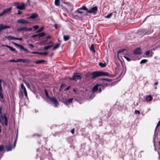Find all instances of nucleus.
I'll return each instance as SVG.
<instances>
[{
	"instance_id": "obj_6",
	"label": "nucleus",
	"mask_w": 160,
	"mask_h": 160,
	"mask_svg": "<svg viewBox=\"0 0 160 160\" xmlns=\"http://www.w3.org/2000/svg\"><path fill=\"white\" fill-rule=\"evenodd\" d=\"M81 79V77L79 75H78L77 73H74L72 77L69 78L70 80L76 81L77 80H80Z\"/></svg>"
},
{
	"instance_id": "obj_39",
	"label": "nucleus",
	"mask_w": 160,
	"mask_h": 160,
	"mask_svg": "<svg viewBox=\"0 0 160 160\" xmlns=\"http://www.w3.org/2000/svg\"><path fill=\"white\" fill-rule=\"evenodd\" d=\"M9 62H18V59L17 60H15L14 59L10 60L9 61Z\"/></svg>"
},
{
	"instance_id": "obj_1",
	"label": "nucleus",
	"mask_w": 160,
	"mask_h": 160,
	"mask_svg": "<svg viewBox=\"0 0 160 160\" xmlns=\"http://www.w3.org/2000/svg\"><path fill=\"white\" fill-rule=\"evenodd\" d=\"M111 79L104 78H102L100 79L99 81L100 83L96 85L93 87L92 89V92L93 93L95 92L96 91H98V89H99V92H101V88L100 87L104 88L108 86V84L106 82H111Z\"/></svg>"
},
{
	"instance_id": "obj_3",
	"label": "nucleus",
	"mask_w": 160,
	"mask_h": 160,
	"mask_svg": "<svg viewBox=\"0 0 160 160\" xmlns=\"http://www.w3.org/2000/svg\"><path fill=\"white\" fill-rule=\"evenodd\" d=\"M0 122L2 125H5L6 126L8 125V119L5 115L4 117L2 116L0 117Z\"/></svg>"
},
{
	"instance_id": "obj_36",
	"label": "nucleus",
	"mask_w": 160,
	"mask_h": 160,
	"mask_svg": "<svg viewBox=\"0 0 160 160\" xmlns=\"http://www.w3.org/2000/svg\"><path fill=\"white\" fill-rule=\"evenodd\" d=\"M4 147L3 145H0V152H1L3 150Z\"/></svg>"
},
{
	"instance_id": "obj_19",
	"label": "nucleus",
	"mask_w": 160,
	"mask_h": 160,
	"mask_svg": "<svg viewBox=\"0 0 160 160\" xmlns=\"http://www.w3.org/2000/svg\"><path fill=\"white\" fill-rule=\"evenodd\" d=\"M38 17V14L36 13H33L29 17L30 19H35Z\"/></svg>"
},
{
	"instance_id": "obj_29",
	"label": "nucleus",
	"mask_w": 160,
	"mask_h": 160,
	"mask_svg": "<svg viewBox=\"0 0 160 160\" xmlns=\"http://www.w3.org/2000/svg\"><path fill=\"white\" fill-rule=\"evenodd\" d=\"M99 65L102 68L105 67L106 66V64L105 63H103L102 62H99Z\"/></svg>"
},
{
	"instance_id": "obj_2",
	"label": "nucleus",
	"mask_w": 160,
	"mask_h": 160,
	"mask_svg": "<svg viewBox=\"0 0 160 160\" xmlns=\"http://www.w3.org/2000/svg\"><path fill=\"white\" fill-rule=\"evenodd\" d=\"M88 75H91V78L93 79L101 76H109L110 75L107 72L95 71L91 73H88L86 75V76Z\"/></svg>"
},
{
	"instance_id": "obj_49",
	"label": "nucleus",
	"mask_w": 160,
	"mask_h": 160,
	"mask_svg": "<svg viewBox=\"0 0 160 160\" xmlns=\"http://www.w3.org/2000/svg\"><path fill=\"white\" fill-rule=\"evenodd\" d=\"M124 51V50H120L119 51H118V53H120L121 52H123Z\"/></svg>"
},
{
	"instance_id": "obj_33",
	"label": "nucleus",
	"mask_w": 160,
	"mask_h": 160,
	"mask_svg": "<svg viewBox=\"0 0 160 160\" xmlns=\"http://www.w3.org/2000/svg\"><path fill=\"white\" fill-rule=\"evenodd\" d=\"M44 29V28L43 27H41L38 31L36 32L37 33L40 32L42 31Z\"/></svg>"
},
{
	"instance_id": "obj_5",
	"label": "nucleus",
	"mask_w": 160,
	"mask_h": 160,
	"mask_svg": "<svg viewBox=\"0 0 160 160\" xmlns=\"http://www.w3.org/2000/svg\"><path fill=\"white\" fill-rule=\"evenodd\" d=\"M15 5L16 6V8L17 9L21 10L24 9L25 6V5L24 3H19L18 2H16L15 3Z\"/></svg>"
},
{
	"instance_id": "obj_46",
	"label": "nucleus",
	"mask_w": 160,
	"mask_h": 160,
	"mask_svg": "<svg viewBox=\"0 0 160 160\" xmlns=\"http://www.w3.org/2000/svg\"><path fill=\"white\" fill-rule=\"evenodd\" d=\"M17 138H16V139H15V142H14V143L13 144V148H14L15 147L16 143V142H17Z\"/></svg>"
},
{
	"instance_id": "obj_52",
	"label": "nucleus",
	"mask_w": 160,
	"mask_h": 160,
	"mask_svg": "<svg viewBox=\"0 0 160 160\" xmlns=\"http://www.w3.org/2000/svg\"><path fill=\"white\" fill-rule=\"evenodd\" d=\"M74 129H72L71 131V133H72V134H73L74 133Z\"/></svg>"
},
{
	"instance_id": "obj_40",
	"label": "nucleus",
	"mask_w": 160,
	"mask_h": 160,
	"mask_svg": "<svg viewBox=\"0 0 160 160\" xmlns=\"http://www.w3.org/2000/svg\"><path fill=\"white\" fill-rule=\"evenodd\" d=\"M124 57L128 61H129L131 60V59L130 58L126 56H124Z\"/></svg>"
},
{
	"instance_id": "obj_60",
	"label": "nucleus",
	"mask_w": 160,
	"mask_h": 160,
	"mask_svg": "<svg viewBox=\"0 0 160 160\" xmlns=\"http://www.w3.org/2000/svg\"><path fill=\"white\" fill-rule=\"evenodd\" d=\"M26 84H27V86H29V84L28 83Z\"/></svg>"
},
{
	"instance_id": "obj_18",
	"label": "nucleus",
	"mask_w": 160,
	"mask_h": 160,
	"mask_svg": "<svg viewBox=\"0 0 160 160\" xmlns=\"http://www.w3.org/2000/svg\"><path fill=\"white\" fill-rule=\"evenodd\" d=\"M32 54H37L40 55H47L48 53L47 52H32Z\"/></svg>"
},
{
	"instance_id": "obj_44",
	"label": "nucleus",
	"mask_w": 160,
	"mask_h": 160,
	"mask_svg": "<svg viewBox=\"0 0 160 160\" xmlns=\"http://www.w3.org/2000/svg\"><path fill=\"white\" fill-rule=\"evenodd\" d=\"M38 36L39 37L38 34H37L34 35H32V38H34L35 37H38Z\"/></svg>"
},
{
	"instance_id": "obj_42",
	"label": "nucleus",
	"mask_w": 160,
	"mask_h": 160,
	"mask_svg": "<svg viewBox=\"0 0 160 160\" xmlns=\"http://www.w3.org/2000/svg\"><path fill=\"white\" fill-rule=\"evenodd\" d=\"M160 126V121H159L157 124V126L156 128V129L159 126Z\"/></svg>"
},
{
	"instance_id": "obj_9",
	"label": "nucleus",
	"mask_w": 160,
	"mask_h": 160,
	"mask_svg": "<svg viewBox=\"0 0 160 160\" xmlns=\"http://www.w3.org/2000/svg\"><path fill=\"white\" fill-rule=\"evenodd\" d=\"M12 10V8L11 7L4 10L3 12L0 14V16H2L4 14L9 13Z\"/></svg>"
},
{
	"instance_id": "obj_4",
	"label": "nucleus",
	"mask_w": 160,
	"mask_h": 160,
	"mask_svg": "<svg viewBox=\"0 0 160 160\" xmlns=\"http://www.w3.org/2000/svg\"><path fill=\"white\" fill-rule=\"evenodd\" d=\"M49 99L50 101L54 104L55 107H58L59 104L55 98L54 97H50L49 98Z\"/></svg>"
},
{
	"instance_id": "obj_20",
	"label": "nucleus",
	"mask_w": 160,
	"mask_h": 160,
	"mask_svg": "<svg viewBox=\"0 0 160 160\" xmlns=\"http://www.w3.org/2000/svg\"><path fill=\"white\" fill-rule=\"evenodd\" d=\"M12 147L11 144L7 145L6 146V149L7 151H9L12 150Z\"/></svg>"
},
{
	"instance_id": "obj_37",
	"label": "nucleus",
	"mask_w": 160,
	"mask_h": 160,
	"mask_svg": "<svg viewBox=\"0 0 160 160\" xmlns=\"http://www.w3.org/2000/svg\"><path fill=\"white\" fill-rule=\"evenodd\" d=\"M147 61V60L146 59H143L140 62V63H144Z\"/></svg>"
},
{
	"instance_id": "obj_8",
	"label": "nucleus",
	"mask_w": 160,
	"mask_h": 160,
	"mask_svg": "<svg viewBox=\"0 0 160 160\" xmlns=\"http://www.w3.org/2000/svg\"><path fill=\"white\" fill-rule=\"evenodd\" d=\"M32 30L31 28H27L26 27H23L20 28L18 29V31L20 32L23 31H31Z\"/></svg>"
},
{
	"instance_id": "obj_41",
	"label": "nucleus",
	"mask_w": 160,
	"mask_h": 160,
	"mask_svg": "<svg viewBox=\"0 0 160 160\" xmlns=\"http://www.w3.org/2000/svg\"><path fill=\"white\" fill-rule=\"evenodd\" d=\"M39 28L38 26L36 25L33 27V28L35 30H37Z\"/></svg>"
},
{
	"instance_id": "obj_51",
	"label": "nucleus",
	"mask_w": 160,
	"mask_h": 160,
	"mask_svg": "<svg viewBox=\"0 0 160 160\" xmlns=\"http://www.w3.org/2000/svg\"><path fill=\"white\" fill-rule=\"evenodd\" d=\"M21 14V12L19 10H18V14L19 15Z\"/></svg>"
},
{
	"instance_id": "obj_28",
	"label": "nucleus",
	"mask_w": 160,
	"mask_h": 160,
	"mask_svg": "<svg viewBox=\"0 0 160 160\" xmlns=\"http://www.w3.org/2000/svg\"><path fill=\"white\" fill-rule=\"evenodd\" d=\"M90 49L91 51L93 52H95V50L94 48V46L93 44L91 45L90 48Z\"/></svg>"
},
{
	"instance_id": "obj_23",
	"label": "nucleus",
	"mask_w": 160,
	"mask_h": 160,
	"mask_svg": "<svg viewBox=\"0 0 160 160\" xmlns=\"http://www.w3.org/2000/svg\"><path fill=\"white\" fill-rule=\"evenodd\" d=\"M73 100V98H71L68 99L66 100L65 101V102L67 104H68V103H72V102Z\"/></svg>"
},
{
	"instance_id": "obj_11",
	"label": "nucleus",
	"mask_w": 160,
	"mask_h": 160,
	"mask_svg": "<svg viewBox=\"0 0 160 160\" xmlns=\"http://www.w3.org/2000/svg\"><path fill=\"white\" fill-rule=\"evenodd\" d=\"M3 80L0 79V97L1 99H3L4 98V96L2 92V87L1 85V83Z\"/></svg>"
},
{
	"instance_id": "obj_55",
	"label": "nucleus",
	"mask_w": 160,
	"mask_h": 160,
	"mask_svg": "<svg viewBox=\"0 0 160 160\" xmlns=\"http://www.w3.org/2000/svg\"><path fill=\"white\" fill-rule=\"evenodd\" d=\"M158 82H155L154 85H158Z\"/></svg>"
},
{
	"instance_id": "obj_50",
	"label": "nucleus",
	"mask_w": 160,
	"mask_h": 160,
	"mask_svg": "<svg viewBox=\"0 0 160 160\" xmlns=\"http://www.w3.org/2000/svg\"><path fill=\"white\" fill-rule=\"evenodd\" d=\"M27 3H28L29 5H30V0H27Z\"/></svg>"
},
{
	"instance_id": "obj_14",
	"label": "nucleus",
	"mask_w": 160,
	"mask_h": 160,
	"mask_svg": "<svg viewBox=\"0 0 160 160\" xmlns=\"http://www.w3.org/2000/svg\"><path fill=\"white\" fill-rule=\"evenodd\" d=\"M141 50L140 48H138L135 50L133 53L135 55H138L141 53Z\"/></svg>"
},
{
	"instance_id": "obj_57",
	"label": "nucleus",
	"mask_w": 160,
	"mask_h": 160,
	"mask_svg": "<svg viewBox=\"0 0 160 160\" xmlns=\"http://www.w3.org/2000/svg\"><path fill=\"white\" fill-rule=\"evenodd\" d=\"M69 88H70V87H67V88H66V90H69Z\"/></svg>"
},
{
	"instance_id": "obj_43",
	"label": "nucleus",
	"mask_w": 160,
	"mask_h": 160,
	"mask_svg": "<svg viewBox=\"0 0 160 160\" xmlns=\"http://www.w3.org/2000/svg\"><path fill=\"white\" fill-rule=\"evenodd\" d=\"M15 40H22V38H17L15 37Z\"/></svg>"
},
{
	"instance_id": "obj_48",
	"label": "nucleus",
	"mask_w": 160,
	"mask_h": 160,
	"mask_svg": "<svg viewBox=\"0 0 160 160\" xmlns=\"http://www.w3.org/2000/svg\"><path fill=\"white\" fill-rule=\"evenodd\" d=\"M29 46H30V47H31V48H34V46H33L32 44H29Z\"/></svg>"
},
{
	"instance_id": "obj_24",
	"label": "nucleus",
	"mask_w": 160,
	"mask_h": 160,
	"mask_svg": "<svg viewBox=\"0 0 160 160\" xmlns=\"http://www.w3.org/2000/svg\"><path fill=\"white\" fill-rule=\"evenodd\" d=\"M61 43H57L55 45L53 48V49L55 50L58 48L60 45Z\"/></svg>"
},
{
	"instance_id": "obj_62",
	"label": "nucleus",
	"mask_w": 160,
	"mask_h": 160,
	"mask_svg": "<svg viewBox=\"0 0 160 160\" xmlns=\"http://www.w3.org/2000/svg\"><path fill=\"white\" fill-rule=\"evenodd\" d=\"M38 136L39 137H40L41 136V135H38Z\"/></svg>"
},
{
	"instance_id": "obj_58",
	"label": "nucleus",
	"mask_w": 160,
	"mask_h": 160,
	"mask_svg": "<svg viewBox=\"0 0 160 160\" xmlns=\"http://www.w3.org/2000/svg\"><path fill=\"white\" fill-rule=\"evenodd\" d=\"M0 101L2 102H3V101L1 99H0Z\"/></svg>"
},
{
	"instance_id": "obj_35",
	"label": "nucleus",
	"mask_w": 160,
	"mask_h": 160,
	"mask_svg": "<svg viewBox=\"0 0 160 160\" xmlns=\"http://www.w3.org/2000/svg\"><path fill=\"white\" fill-rule=\"evenodd\" d=\"M112 13H111L109 14H108L107 16H106L105 17V18H109L112 16Z\"/></svg>"
},
{
	"instance_id": "obj_53",
	"label": "nucleus",
	"mask_w": 160,
	"mask_h": 160,
	"mask_svg": "<svg viewBox=\"0 0 160 160\" xmlns=\"http://www.w3.org/2000/svg\"><path fill=\"white\" fill-rule=\"evenodd\" d=\"M50 38L51 36H48L46 37V38L47 39H50Z\"/></svg>"
},
{
	"instance_id": "obj_13",
	"label": "nucleus",
	"mask_w": 160,
	"mask_h": 160,
	"mask_svg": "<svg viewBox=\"0 0 160 160\" xmlns=\"http://www.w3.org/2000/svg\"><path fill=\"white\" fill-rule=\"evenodd\" d=\"M17 22L18 23H21L22 24H28L29 23V22L28 21L25 20L23 19H18L17 21Z\"/></svg>"
},
{
	"instance_id": "obj_32",
	"label": "nucleus",
	"mask_w": 160,
	"mask_h": 160,
	"mask_svg": "<svg viewBox=\"0 0 160 160\" xmlns=\"http://www.w3.org/2000/svg\"><path fill=\"white\" fill-rule=\"evenodd\" d=\"M52 45H50V46H45L44 47V49L45 50H47V49L50 48H51L52 47Z\"/></svg>"
},
{
	"instance_id": "obj_61",
	"label": "nucleus",
	"mask_w": 160,
	"mask_h": 160,
	"mask_svg": "<svg viewBox=\"0 0 160 160\" xmlns=\"http://www.w3.org/2000/svg\"><path fill=\"white\" fill-rule=\"evenodd\" d=\"M73 91L74 92H76V90L75 89H74Z\"/></svg>"
},
{
	"instance_id": "obj_22",
	"label": "nucleus",
	"mask_w": 160,
	"mask_h": 160,
	"mask_svg": "<svg viewBox=\"0 0 160 160\" xmlns=\"http://www.w3.org/2000/svg\"><path fill=\"white\" fill-rule=\"evenodd\" d=\"M5 46L6 47L8 48H9V49H10V50H11L12 51V52L14 51L17 53V51L14 48H13L12 47H11L10 46L8 45H6Z\"/></svg>"
},
{
	"instance_id": "obj_15",
	"label": "nucleus",
	"mask_w": 160,
	"mask_h": 160,
	"mask_svg": "<svg viewBox=\"0 0 160 160\" xmlns=\"http://www.w3.org/2000/svg\"><path fill=\"white\" fill-rule=\"evenodd\" d=\"M21 87L22 89L23 90V92L24 93V95L26 98L27 97V93L25 87L24 86L23 84H22L21 85Z\"/></svg>"
},
{
	"instance_id": "obj_10",
	"label": "nucleus",
	"mask_w": 160,
	"mask_h": 160,
	"mask_svg": "<svg viewBox=\"0 0 160 160\" xmlns=\"http://www.w3.org/2000/svg\"><path fill=\"white\" fill-rule=\"evenodd\" d=\"M82 10H86L87 12V8L86 7L83 6L82 7L78 8V9L77 12L79 13L82 14L83 13V12L82 11Z\"/></svg>"
},
{
	"instance_id": "obj_63",
	"label": "nucleus",
	"mask_w": 160,
	"mask_h": 160,
	"mask_svg": "<svg viewBox=\"0 0 160 160\" xmlns=\"http://www.w3.org/2000/svg\"><path fill=\"white\" fill-rule=\"evenodd\" d=\"M155 89H156L157 88V87H155Z\"/></svg>"
},
{
	"instance_id": "obj_25",
	"label": "nucleus",
	"mask_w": 160,
	"mask_h": 160,
	"mask_svg": "<svg viewBox=\"0 0 160 160\" xmlns=\"http://www.w3.org/2000/svg\"><path fill=\"white\" fill-rule=\"evenodd\" d=\"M64 40L66 41L70 39V37L69 36L64 35L63 36Z\"/></svg>"
},
{
	"instance_id": "obj_30",
	"label": "nucleus",
	"mask_w": 160,
	"mask_h": 160,
	"mask_svg": "<svg viewBox=\"0 0 160 160\" xmlns=\"http://www.w3.org/2000/svg\"><path fill=\"white\" fill-rule=\"evenodd\" d=\"M60 0H55V4L56 6H59L60 5Z\"/></svg>"
},
{
	"instance_id": "obj_12",
	"label": "nucleus",
	"mask_w": 160,
	"mask_h": 160,
	"mask_svg": "<svg viewBox=\"0 0 160 160\" xmlns=\"http://www.w3.org/2000/svg\"><path fill=\"white\" fill-rule=\"evenodd\" d=\"M13 43L14 44L17 46H18L19 47V48L22 49V50H23V51H25V52H28V49L25 48H24V47L22 46V45H19V44H18L15 42H13Z\"/></svg>"
},
{
	"instance_id": "obj_17",
	"label": "nucleus",
	"mask_w": 160,
	"mask_h": 160,
	"mask_svg": "<svg viewBox=\"0 0 160 160\" xmlns=\"http://www.w3.org/2000/svg\"><path fill=\"white\" fill-rule=\"evenodd\" d=\"M10 28V27L9 26H3L2 25L0 24V32L6 28Z\"/></svg>"
},
{
	"instance_id": "obj_59",
	"label": "nucleus",
	"mask_w": 160,
	"mask_h": 160,
	"mask_svg": "<svg viewBox=\"0 0 160 160\" xmlns=\"http://www.w3.org/2000/svg\"><path fill=\"white\" fill-rule=\"evenodd\" d=\"M52 42V41H50V42H49V44H51Z\"/></svg>"
},
{
	"instance_id": "obj_45",
	"label": "nucleus",
	"mask_w": 160,
	"mask_h": 160,
	"mask_svg": "<svg viewBox=\"0 0 160 160\" xmlns=\"http://www.w3.org/2000/svg\"><path fill=\"white\" fill-rule=\"evenodd\" d=\"M2 108H0V117L3 116L2 113Z\"/></svg>"
},
{
	"instance_id": "obj_31",
	"label": "nucleus",
	"mask_w": 160,
	"mask_h": 160,
	"mask_svg": "<svg viewBox=\"0 0 160 160\" xmlns=\"http://www.w3.org/2000/svg\"><path fill=\"white\" fill-rule=\"evenodd\" d=\"M45 94L46 96V97L49 99V98H50V97H49V96L48 94V93L46 89L45 90Z\"/></svg>"
},
{
	"instance_id": "obj_27",
	"label": "nucleus",
	"mask_w": 160,
	"mask_h": 160,
	"mask_svg": "<svg viewBox=\"0 0 160 160\" xmlns=\"http://www.w3.org/2000/svg\"><path fill=\"white\" fill-rule=\"evenodd\" d=\"M46 35V33L45 32H42L41 33L38 34L39 37L40 38L42 37H43L45 36Z\"/></svg>"
},
{
	"instance_id": "obj_16",
	"label": "nucleus",
	"mask_w": 160,
	"mask_h": 160,
	"mask_svg": "<svg viewBox=\"0 0 160 160\" xmlns=\"http://www.w3.org/2000/svg\"><path fill=\"white\" fill-rule=\"evenodd\" d=\"M18 62H22L23 63H29L30 62V61L28 59H18Z\"/></svg>"
},
{
	"instance_id": "obj_34",
	"label": "nucleus",
	"mask_w": 160,
	"mask_h": 160,
	"mask_svg": "<svg viewBox=\"0 0 160 160\" xmlns=\"http://www.w3.org/2000/svg\"><path fill=\"white\" fill-rule=\"evenodd\" d=\"M150 54V51H148L147 52H146L145 53V55L148 57H149V55Z\"/></svg>"
},
{
	"instance_id": "obj_21",
	"label": "nucleus",
	"mask_w": 160,
	"mask_h": 160,
	"mask_svg": "<svg viewBox=\"0 0 160 160\" xmlns=\"http://www.w3.org/2000/svg\"><path fill=\"white\" fill-rule=\"evenodd\" d=\"M6 39H8L9 40H11L12 39H15V37L12 36H6L5 37Z\"/></svg>"
},
{
	"instance_id": "obj_38",
	"label": "nucleus",
	"mask_w": 160,
	"mask_h": 160,
	"mask_svg": "<svg viewBox=\"0 0 160 160\" xmlns=\"http://www.w3.org/2000/svg\"><path fill=\"white\" fill-rule=\"evenodd\" d=\"M148 97L149 98V99L148 100L149 101H151L152 100V98L151 95L148 96Z\"/></svg>"
},
{
	"instance_id": "obj_7",
	"label": "nucleus",
	"mask_w": 160,
	"mask_h": 160,
	"mask_svg": "<svg viewBox=\"0 0 160 160\" xmlns=\"http://www.w3.org/2000/svg\"><path fill=\"white\" fill-rule=\"evenodd\" d=\"M97 8L96 7L92 8L91 9L88 10L87 9V12L89 13H95L97 11Z\"/></svg>"
},
{
	"instance_id": "obj_26",
	"label": "nucleus",
	"mask_w": 160,
	"mask_h": 160,
	"mask_svg": "<svg viewBox=\"0 0 160 160\" xmlns=\"http://www.w3.org/2000/svg\"><path fill=\"white\" fill-rule=\"evenodd\" d=\"M46 62V61H45V60H39V61H37L36 62H35V63L36 64H39L42 63L43 62Z\"/></svg>"
},
{
	"instance_id": "obj_54",
	"label": "nucleus",
	"mask_w": 160,
	"mask_h": 160,
	"mask_svg": "<svg viewBox=\"0 0 160 160\" xmlns=\"http://www.w3.org/2000/svg\"><path fill=\"white\" fill-rule=\"evenodd\" d=\"M54 27H55L56 29H57V28L58 25H57V24H55L54 25Z\"/></svg>"
},
{
	"instance_id": "obj_56",
	"label": "nucleus",
	"mask_w": 160,
	"mask_h": 160,
	"mask_svg": "<svg viewBox=\"0 0 160 160\" xmlns=\"http://www.w3.org/2000/svg\"><path fill=\"white\" fill-rule=\"evenodd\" d=\"M42 42L43 43H45L47 42V40L42 41Z\"/></svg>"
},
{
	"instance_id": "obj_47",
	"label": "nucleus",
	"mask_w": 160,
	"mask_h": 160,
	"mask_svg": "<svg viewBox=\"0 0 160 160\" xmlns=\"http://www.w3.org/2000/svg\"><path fill=\"white\" fill-rule=\"evenodd\" d=\"M135 112L136 114H139L140 113V112L138 110H136Z\"/></svg>"
}]
</instances>
